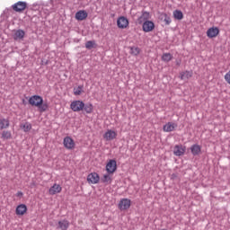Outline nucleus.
Returning <instances> with one entry per match:
<instances>
[{
  "mask_svg": "<svg viewBox=\"0 0 230 230\" xmlns=\"http://www.w3.org/2000/svg\"><path fill=\"white\" fill-rule=\"evenodd\" d=\"M12 8L14 12H17L18 13H21L28 8V3L19 1L12 5Z\"/></svg>",
  "mask_w": 230,
  "mask_h": 230,
  "instance_id": "obj_1",
  "label": "nucleus"
},
{
  "mask_svg": "<svg viewBox=\"0 0 230 230\" xmlns=\"http://www.w3.org/2000/svg\"><path fill=\"white\" fill-rule=\"evenodd\" d=\"M29 103L32 107H40L44 103V100L39 95H33L29 99Z\"/></svg>",
  "mask_w": 230,
  "mask_h": 230,
  "instance_id": "obj_2",
  "label": "nucleus"
},
{
  "mask_svg": "<svg viewBox=\"0 0 230 230\" xmlns=\"http://www.w3.org/2000/svg\"><path fill=\"white\" fill-rule=\"evenodd\" d=\"M84 103L82 101H74L70 104V109L74 112H80L81 111H84Z\"/></svg>",
  "mask_w": 230,
  "mask_h": 230,
  "instance_id": "obj_3",
  "label": "nucleus"
},
{
  "mask_svg": "<svg viewBox=\"0 0 230 230\" xmlns=\"http://www.w3.org/2000/svg\"><path fill=\"white\" fill-rule=\"evenodd\" d=\"M155 28V23L152 21H146L142 23V30L145 31V33H150V31H154V29Z\"/></svg>",
  "mask_w": 230,
  "mask_h": 230,
  "instance_id": "obj_4",
  "label": "nucleus"
},
{
  "mask_svg": "<svg viewBox=\"0 0 230 230\" xmlns=\"http://www.w3.org/2000/svg\"><path fill=\"white\" fill-rule=\"evenodd\" d=\"M117 26L120 30H125L128 26V19L125 16H120L117 20Z\"/></svg>",
  "mask_w": 230,
  "mask_h": 230,
  "instance_id": "obj_5",
  "label": "nucleus"
},
{
  "mask_svg": "<svg viewBox=\"0 0 230 230\" xmlns=\"http://www.w3.org/2000/svg\"><path fill=\"white\" fill-rule=\"evenodd\" d=\"M116 170H118V164L116 163V160H110L106 164V172H108L109 173H114Z\"/></svg>",
  "mask_w": 230,
  "mask_h": 230,
  "instance_id": "obj_6",
  "label": "nucleus"
},
{
  "mask_svg": "<svg viewBox=\"0 0 230 230\" xmlns=\"http://www.w3.org/2000/svg\"><path fill=\"white\" fill-rule=\"evenodd\" d=\"M63 145L67 150H73L75 148V140L71 137H66L63 140Z\"/></svg>",
  "mask_w": 230,
  "mask_h": 230,
  "instance_id": "obj_7",
  "label": "nucleus"
},
{
  "mask_svg": "<svg viewBox=\"0 0 230 230\" xmlns=\"http://www.w3.org/2000/svg\"><path fill=\"white\" fill-rule=\"evenodd\" d=\"M70 223L67 219L59 220L57 224L56 229L58 230H67L69 229Z\"/></svg>",
  "mask_w": 230,
  "mask_h": 230,
  "instance_id": "obj_8",
  "label": "nucleus"
},
{
  "mask_svg": "<svg viewBox=\"0 0 230 230\" xmlns=\"http://www.w3.org/2000/svg\"><path fill=\"white\" fill-rule=\"evenodd\" d=\"M218 33H220L218 27H211L207 31V37H208V39H215Z\"/></svg>",
  "mask_w": 230,
  "mask_h": 230,
  "instance_id": "obj_9",
  "label": "nucleus"
},
{
  "mask_svg": "<svg viewBox=\"0 0 230 230\" xmlns=\"http://www.w3.org/2000/svg\"><path fill=\"white\" fill-rule=\"evenodd\" d=\"M128 208H130V199H120L119 203V209H120V211H125L126 209H128Z\"/></svg>",
  "mask_w": 230,
  "mask_h": 230,
  "instance_id": "obj_10",
  "label": "nucleus"
},
{
  "mask_svg": "<svg viewBox=\"0 0 230 230\" xmlns=\"http://www.w3.org/2000/svg\"><path fill=\"white\" fill-rule=\"evenodd\" d=\"M87 181L91 184H98L100 182V175L97 172H92L87 176Z\"/></svg>",
  "mask_w": 230,
  "mask_h": 230,
  "instance_id": "obj_11",
  "label": "nucleus"
},
{
  "mask_svg": "<svg viewBox=\"0 0 230 230\" xmlns=\"http://www.w3.org/2000/svg\"><path fill=\"white\" fill-rule=\"evenodd\" d=\"M118 133L112 129H108V131L103 135V137L106 141H112V139H116Z\"/></svg>",
  "mask_w": 230,
  "mask_h": 230,
  "instance_id": "obj_12",
  "label": "nucleus"
},
{
  "mask_svg": "<svg viewBox=\"0 0 230 230\" xmlns=\"http://www.w3.org/2000/svg\"><path fill=\"white\" fill-rule=\"evenodd\" d=\"M146 21H150V13L143 10L140 17H138L137 22L138 24H142L143 22H146Z\"/></svg>",
  "mask_w": 230,
  "mask_h": 230,
  "instance_id": "obj_13",
  "label": "nucleus"
},
{
  "mask_svg": "<svg viewBox=\"0 0 230 230\" xmlns=\"http://www.w3.org/2000/svg\"><path fill=\"white\" fill-rule=\"evenodd\" d=\"M24 35H26V32L23 30L19 29L14 31L13 39L14 40H22V39H24Z\"/></svg>",
  "mask_w": 230,
  "mask_h": 230,
  "instance_id": "obj_14",
  "label": "nucleus"
},
{
  "mask_svg": "<svg viewBox=\"0 0 230 230\" xmlns=\"http://www.w3.org/2000/svg\"><path fill=\"white\" fill-rule=\"evenodd\" d=\"M184 152H186V147L182 146L181 145L174 146V155L181 157V155H184Z\"/></svg>",
  "mask_w": 230,
  "mask_h": 230,
  "instance_id": "obj_15",
  "label": "nucleus"
},
{
  "mask_svg": "<svg viewBox=\"0 0 230 230\" xmlns=\"http://www.w3.org/2000/svg\"><path fill=\"white\" fill-rule=\"evenodd\" d=\"M177 128V123L173 122H168L165 125H164V132H173Z\"/></svg>",
  "mask_w": 230,
  "mask_h": 230,
  "instance_id": "obj_16",
  "label": "nucleus"
},
{
  "mask_svg": "<svg viewBox=\"0 0 230 230\" xmlns=\"http://www.w3.org/2000/svg\"><path fill=\"white\" fill-rule=\"evenodd\" d=\"M60 191H62V187L59 184L55 183L50 187L49 193V195H57V193H60Z\"/></svg>",
  "mask_w": 230,
  "mask_h": 230,
  "instance_id": "obj_17",
  "label": "nucleus"
},
{
  "mask_svg": "<svg viewBox=\"0 0 230 230\" xmlns=\"http://www.w3.org/2000/svg\"><path fill=\"white\" fill-rule=\"evenodd\" d=\"M87 15L85 10H80L75 13V19L76 21H84V19H87Z\"/></svg>",
  "mask_w": 230,
  "mask_h": 230,
  "instance_id": "obj_18",
  "label": "nucleus"
},
{
  "mask_svg": "<svg viewBox=\"0 0 230 230\" xmlns=\"http://www.w3.org/2000/svg\"><path fill=\"white\" fill-rule=\"evenodd\" d=\"M28 211V207L24 204H21L16 208V215L22 216Z\"/></svg>",
  "mask_w": 230,
  "mask_h": 230,
  "instance_id": "obj_19",
  "label": "nucleus"
},
{
  "mask_svg": "<svg viewBox=\"0 0 230 230\" xmlns=\"http://www.w3.org/2000/svg\"><path fill=\"white\" fill-rule=\"evenodd\" d=\"M190 152L192 154V155H199V154H200L201 152V147L200 146L194 144L190 146Z\"/></svg>",
  "mask_w": 230,
  "mask_h": 230,
  "instance_id": "obj_20",
  "label": "nucleus"
},
{
  "mask_svg": "<svg viewBox=\"0 0 230 230\" xmlns=\"http://www.w3.org/2000/svg\"><path fill=\"white\" fill-rule=\"evenodd\" d=\"M8 127H10V120L8 119H0V130L8 128Z\"/></svg>",
  "mask_w": 230,
  "mask_h": 230,
  "instance_id": "obj_21",
  "label": "nucleus"
},
{
  "mask_svg": "<svg viewBox=\"0 0 230 230\" xmlns=\"http://www.w3.org/2000/svg\"><path fill=\"white\" fill-rule=\"evenodd\" d=\"M172 15H173L174 19H177V21H182V19H184V14L182 13V11H181V10L173 11Z\"/></svg>",
  "mask_w": 230,
  "mask_h": 230,
  "instance_id": "obj_22",
  "label": "nucleus"
},
{
  "mask_svg": "<svg viewBox=\"0 0 230 230\" xmlns=\"http://www.w3.org/2000/svg\"><path fill=\"white\" fill-rule=\"evenodd\" d=\"M20 128H22V130H23V132H30V130H31V123L30 122L22 123L20 125Z\"/></svg>",
  "mask_w": 230,
  "mask_h": 230,
  "instance_id": "obj_23",
  "label": "nucleus"
},
{
  "mask_svg": "<svg viewBox=\"0 0 230 230\" xmlns=\"http://www.w3.org/2000/svg\"><path fill=\"white\" fill-rule=\"evenodd\" d=\"M193 76L192 71H185L181 74V80H188V78H191Z\"/></svg>",
  "mask_w": 230,
  "mask_h": 230,
  "instance_id": "obj_24",
  "label": "nucleus"
},
{
  "mask_svg": "<svg viewBox=\"0 0 230 230\" xmlns=\"http://www.w3.org/2000/svg\"><path fill=\"white\" fill-rule=\"evenodd\" d=\"M141 53V49L139 47H130V54L134 57H137Z\"/></svg>",
  "mask_w": 230,
  "mask_h": 230,
  "instance_id": "obj_25",
  "label": "nucleus"
},
{
  "mask_svg": "<svg viewBox=\"0 0 230 230\" xmlns=\"http://www.w3.org/2000/svg\"><path fill=\"white\" fill-rule=\"evenodd\" d=\"M96 41L94 40H88L85 43L86 49H93V48H96Z\"/></svg>",
  "mask_w": 230,
  "mask_h": 230,
  "instance_id": "obj_26",
  "label": "nucleus"
},
{
  "mask_svg": "<svg viewBox=\"0 0 230 230\" xmlns=\"http://www.w3.org/2000/svg\"><path fill=\"white\" fill-rule=\"evenodd\" d=\"M173 58V56H172L170 53H164L162 56L163 62H170Z\"/></svg>",
  "mask_w": 230,
  "mask_h": 230,
  "instance_id": "obj_27",
  "label": "nucleus"
},
{
  "mask_svg": "<svg viewBox=\"0 0 230 230\" xmlns=\"http://www.w3.org/2000/svg\"><path fill=\"white\" fill-rule=\"evenodd\" d=\"M93 104L87 103V104H84L83 111H84L87 114H91V112H93Z\"/></svg>",
  "mask_w": 230,
  "mask_h": 230,
  "instance_id": "obj_28",
  "label": "nucleus"
},
{
  "mask_svg": "<svg viewBox=\"0 0 230 230\" xmlns=\"http://www.w3.org/2000/svg\"><path fill=\"white\" fill-rule=\"evenodd\" d=\"M164 22H165L166 26H169V24H172V18L170 17V15L164 13Z\"/></svg>",
  "mask_w": 230,
  "mask_h": 230,
  "instance_id": "obj_29",
  "label": "nucleus"
},
{
  "mask_svg": "<svg viewBox=\"0 0 230 230\" xmlns=\"http://www.w3.org/2000/svg\"><path fill=\"white\" fill-rule=\"evenodd\" d=\"M111 175L109 173L103 174L102 178V182L111 183Z\"/></svg>",
  "mask_w": 230,
  "mask_h": 230,
  "instance_id": "obj_30",
  "label": "nucleus"
},
{
  "mask_svg": "<svg viewBox=\"0 0 230 230\" xmlns=\"http://www.w3.org/2000/svg\"><path fill=\"white\" fill-rule=\"evenodd\" d=\"M84 93V89L82 87H75L74 88V94L75 96H80Z\"/></svg>",
  "mask_w": 230,
  "mask_h": 230,
  "instance_id": "obj_31",
  "label": "nucleus"
},
{
  "mask_svg": "<svg viewBox=\"0 0 230 230\" xmlns=\"http://www.w3.org/2000/svg\"><path fill=\"white\" fill-rule=\"evenodd\" d=\"M2 137L3 139H10V137H12V133L10 131H3Z\"/></svg>",
  "mask_w": 230,
  "mask_h": 230,
  "instance_id": "obj_32",
  "label": "nucleus"
},
{
  "mask_svg": "<svg viewBox=\"0 0 230 230\" xmlns=\"http://www.w3.org/2000/svg\"><path fill=\"white\" fill-rule=\"evenodd\" d=\"M40 110L41 112H46L48 111V105L46 103H41V105L37 106Z\"/></svg>",
  "mask_w": 230,
  "mask_h": 230,
  "instance_id": "obj_33",
  "label": "nucleus"
},
{
  "mask_svg": "<svg viewBox=\"0 0 230 230\" xmlns=\"http://www.w3.org/2000/svg\"><path fill=\"white\" fill-rule=\"evenodd\" d=\"M225 80L230 84V70L225 75Z\"/></svg>",
  "mask_w": 230,
  "mask_h": 230,
  "instance_id": "obj_34",
  "label": "nucleus"
},
{
  "mask_svg": "<svg viewBox=\"0 0 230 230\" xmlns=\"http://www.w3.org/2000/svg\"><path fill=\"white\" fill-rule=\"evenodd\" d=\"M22 191H18L17 193H16V197H22Z\"/></svg>",
  "mask_w": 230,
  "mask_h": 230,
  "instance_id": "obj_35",
  "label": "nucleus"
},
{
  "mask_svg": "<svg viewBox=\"0 0 230 230\" xmlns=\"http://www.w3.org/2000/svg\"><path fill=\"white\" fill-rule=\"evenodd\" d=\"M89 3H91V0H86L85 4H89Z\"/></svg>",
  "mask_w": 230,
  "mask_h": 230,
  "instance_id": "obj_36",
  "label": "nucleus"
},
{
  "mask_svg": "<svg viewBox=\"0 0 230 230\" xmlns=\"http://www.w3.org/2000/svg\"><path fill=\"white\" fill-rule=\"evenodd\" d=\"M177 66H181V63H180V62H177Z\"/></svg>",
  "mask_w": 230,
  "mask_h": 230,
  "instance_id": "obj_37",
  "label": "nucleus"
}]
</instances>
